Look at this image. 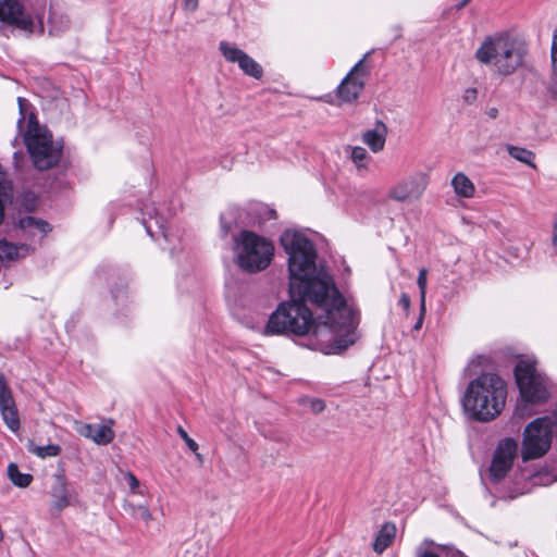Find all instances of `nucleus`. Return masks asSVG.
<instances>
[{
  "label": "nucleus",
  "mask_w": 557,
  "mask_h": 557,
  "mask_svg": "<svg viewBox=\"0 0 557 557\" xmlns=\"http://www.w3.org/2000/svg\"><path fill=\"white\" fill-rule=\"evenodd\" d=\"M288 256L290 301L282 302L271 313L262 331L267 336L310 332L324 354H339L357 341L354 310L323 265L317 264L313 243L296 230H286L280 237Z\"/></svg>",
  "instance_id": "f257e3e1"
},
{
  "label": "nucleus",
  "mask_w": 557,
  "mask_h": 557,
  "mask_svg": "<svg viewBox=\"0 0 557 557\" xmlns=\"http://www.w3.org/2000/svg\"><path fill=\"white\" fill-rule=\"evenodd\" d=\"M506 398L505 381L497 374L483 373L470 381L462 397V406L471 420L490 422L502 413Z\"/></svg>",
  "instance_id": "f03ea898"
},
{
  "label": "nucleus",
  "mask_w": 557,
  "mask_h": 557,
  "mask_svg": "<svg viewBox=\"0 0 557 557\" xmlns=\"http://www.w3.org/2000/svg\"><path fill=\"white\" fill-rule=\"evenodd\" d=\"M527 53L525 42L503 33L487 36L475 51V58L494 73L509 76L523 65Z\"/></svg>",
  "instance_id": "7ed1b4c3"
},
{
  "label": "nucleus",
  "mask_w": 557,
  "mask_h": 557,
  "mask_svg": "<svg viewBox=\"0 0 557 557\" xmlns=\"http://www.w3.org/2000/svg\"><path fill=\"white\" fill-rule=\"evenodd\" d=\"M17 102L21 115L17 127L22 131L27 119L24 141L34 166L39 171L54 166L61 158V148L53 144L51 135L38 124L35 115L32 112L28 113L27 100L20 97Z\"/></svg>",
  "instance_id": "20e7f679"
},
{
  "label": "nucleus",
  "mask_w": 557,
  "mask_h": 557,
  "mask_svg": "<svg viewBox=\"0 0 557 557\" xmlns=\"http://www.w3.org/2000/svg\"><path fill=\"white\" fill-rule=\"evenodd\" d=\"M235 262L247 273H257L265 270L274 257L273 243L252 232L240 231L235 239Z\"/></svg>",
  "instance_id": "39448f33"
},
{
  "label": "nucleus",
  "mask_w": 557,
  "mask_h": 557,
  "mask_svg": "<svg viewBox=\"0 0 557 557\" xmlns=\"http://www.w3.org/2000/svg\"><path fill=\"white\" fill-rule=\"evenodd\" d=\"M46 5L28 8L18 0H0V24L12 26L28 35L45 33Z\"/></svg>",
  "instance_id": "423d86ee"
},
{
  "label": "nucleus",
  "mask_w": 557,
  "mask_h": 557,
  "mask_svg": "<svg viewBox=\"0 0 557 557\" xmlns=\"http://www.w3.org/2000/svg\"><path fill=\"white\" fill-rule=\"evenodd\" d=\"M556 432L557 409L550 416L537 418L528 424L523 434L522 459H536L545 455Z\"/></svg>",
  "instance_id": "0eeeda50"
},
{
  "label": "nucleus",
  "mask_w": 557,
  "mask_h": 557,
  "mask_svg": "<svg viewBox=\"0 0 557 557\" xmlns=\"http://www.w3.org/2000/svg\"><path fill=\"white\" fill-rule=\"evenodd\" d=\"M515 379L521 397L530 404H540L548 398L547 379L532 360H520L515 368Z\"/></svg>",
  "instance_id": "6e6552de"
},
{
  "label": "nucleus",
  "mask_w": 557,
  "mask_h": 557,
  "mask_svg": "<svg viewBox=\"0 0 557 557\" xmlns=\"http://www.w3.org/2000/svg\"><path fill=\"white\" fill-rule=\"evenodd\" d=\"M367 57L368 54L359 60L337 86L336 96L342 102L352 103L362 92L371 72L370 66L366 64Z\"/></svg>",
  "instance_id": "1a4fd4ad"
},
{
  "label": "nucleus",
  "mask_w": 557,
  "mask_h": 557,
  "mask_svg": "<svg viewBox=\"0 0 557 557\" xmlns=\"http://www.w3.org/2000/svg\"><path fill=\"white\" fill-rule=\"evenodd\" d=\"M428 185L429 176L424 172H416L395 183L387 196L397 202L411 203L421 199Z\"/></svg>",
  "instance_id": "9d476101"
},
{
  "label": "nucleus",
  "mask_w": 557,
  "mask_h": 557,
  "mask_svg": "<svg viewBox=\"0 0 557 557\" xmlns=\"http://www.w3.org/2000/svg\"><path fill=\"white\" fill-rule=\"evenodd\" d=\"M517 448L518 445L512 438H505L499 442L490 468L493 480L499 481L506 476L512 467Z\"/></svg>",
  "instance_id": "9b49d317"
},
{
  "label": "nucleus",
  "mask_w": 557,
  "mask_h": 557,
  "mask_svg": "<svg viewBox=\"0 0 557 557\" xmlns=\"http://www.w3.org/2000/svg\"><path fill=\"white\" fill-rule=\"evenodd\" d=\"M219 48L226 61L237 63L246 75L256 79L263 76L262 66L242 49L232 47L226 41H221Z\"/></svg>",
  "instance_id": "f8f14e48"
},
{
  "label": "nucleus",
  "mask_w": 557,
  "mask_h": 557,
  "mask_svg": "<svg viewBox=\"0 0 557 557\" xmlns=\"http://www.w3.org/2000/svg\"><path fill=\"white\" fill-rule=\"evenodd\" d=\"M0 413L8 429L16 433L21 426L18 411L3 373H0Z\"/></svg>",
  "instance_id": "ddd939ff"
},
{
  "label": "nucleus",
  "mask_w": 557,
  "mask_h": 557,
  "mask_svg": "<svg viewBox=\"0 0 557 557\" xmlns=\"http://www.w3.org/2000/svg\"><path fill=\"white\" fill-rule=\"evenodd\" d=\"M51 495V511L53 513L62 512L66 507L71 506L74 502L75 494L72 493L67 485V480L64 474H57L54 476L53 485L50 491Z\"/></svg>",
  "instance_id": "4468645a"
},
{
  "label": "nucleus",
  "mask_w": 557,
  "mask_h": 557,
  "mask_svg": "<svg viewBox=\"0 0 557 557\" xmlns=\"http://www.w3.org/2000/svg\"><path fill=\"white\" fill-rule=\"evenodd\" d=\"M113 421L109 420V424H92L76 422V431L79 435L91 440L98 445H108L114 438L112 430Z\"/></svg>",
  "instance_id": "2eb2a0df"
},
{
  "label": "nucleus",
  "mask_w": 557,
  "mask_h": 557,
  "mask_svg": "<svg viewBox=\"0 0 557 557\" xmlns=\"http://www.w3.org/2000/svg\"><path fill=\"white\" fill-rule=\"evenodd\" d=\"M143 214L148 216L147 219H143V224L148 235L153 238L158 234H161L166 239L165 221L159 215L157 209L153 206H145V208H143Z\"/></svg>",
  "instance_id": "dca6fc26"
},
{
  "label": "nucleus",
  "mask_w": 557,
  "mask_h": 557,
  "mask_svg": "<svg viewBox=\"0 0 557 557\" xmlns=\"http://www.w3.org/2000/svg\"><path fill=\"white\" fill-rule=\"evenodd\" d=\"M387 128L382 121H377L373 129H368L362 134V141L370 150L377 153L384 149Z\"/></svg>",
  "instance_id": "f3484780"
},
{
  "label": "nucleus",
  "mask_w": 557,
  "mask_h": 557,
  "mask_svg": "<svg viewBox=\"0 0 557 557\" xmlns=\"http://www.w3.org/2000/svg\"><path fill=\"white\" fill-rule=\"evenodd\" d=\"M69 17L64 13L50 8L48 16V34L50 36H59L69 29Z\"/></svg>",
  "instance_id": "a211bd4d"
},
{
  "label": "nucleus",
  "mask_w": 557,
  "mask_h": 557,
  "mask_svg": "<svg viewBox=\"0 0 557 557\" xmlns=\"http://www.w3.org/2000/svg\"><path fill=\"white\" fill-rule=\"evenodd\" d=\"M455 194L460 198H472L475 194V186L472 181L462 172H458L451 180Z\"/></svg>",
  "instance_id": "6ab92c4d"
},
{
  "label": "nucleus",
  "mask_w": 557,
  "mask_h": 557,
  "mask_svg": "<svg viewBox=\"0 0 557 557\" xmlns=\"http://www.w3.org/2000/svg\"><path fill=\"white\" fill-rule=\"evenodd\" d=\"M396 535V527L393 523H384L376 535L373 549L377 554H382L394 541Z\"/></svg>",
  "instance_id": "aec40b11"
},
{
  "label": "nucleus",
  "mask_w": 557,
  "mask_h": 557,
  "mask_svg": "<svg viewBox=\"0 0 557 557\" xmlns=\"http://www.w3.org/2000/svg\"><path fill=\"white\" fill-rule=\"evenodd\" d=\"M28 253L26 245L16 246L7 240L0 242V261H13Z\"/></svg>",
  "instance_id": "412c9836"
},
{
  "label": "nucleus",
  "mask_w": 557,
  "mask_h": 557,
  "mask_svg": "<svg viewBox=\"0 0 557 557\" xmlns=\"http://www.w3.org/2000/svg\"><path fill=\"white\" fill-rule=\"evenodd\" d=\"M507 152L511 158L515 160L524 163L527 165H530L532 168H535V163L533 162L535 158V153L527 148L513 146V145H507L506 147Z\"/></svg>",
  "instance_id": "4be33fe9"
},
{
  "label": "nucleus",
  "mask_w": 557,
  "mask_h": 557,
  "mask_svg": "<svg viewBox=\"0 0 557 557\" xmlns=\"http://www.w3.org/2000/svg\"><path fill=\"white\" fill-rule=\"evenodd\" d=\"M8 476L15 486H18L22 488L29 486V484L33 481L32 474L22 473L18 470V467L13 462L9 463V466H8Z\"/></svg>",
  "instance_id": "5701e85b"
},
{
  "label": "nucleus",
  "mask_w": 557,
  "mask_h": 557,
  "mask_svg": "<svg viewBox=\"0 0 557 557\" xmlns=\"http://www.w3.org/2000/svg\"><path fill=\"white\" fill-rule=\"evenodd\" d=\"M20 226L24 231H37L41 236H45L50 232V225L42 220H38L34 216H25L20 220Z\"/></svg>",
  "instance_id": "b1692460"
},
{
  "label": "nucleus",
  "mask_w": 557,
  "mask_h": 557,
  "mask_svg": "<svg viewBox=\"0 0 557 557\" xmlns=\"http://www.w3.org/2000/svg\"><path fill=\"white\" fill-rule=\"evenodd\" d=\"M124 510L129 513L133 518L139 519L145 523H149L152 520V513L150 512L147 505H136L133 503H125L123 505Z\"/></svg>",
  "instance_id": "393cba45"
},
{
  "label": "nucleus",
  "mask_w": 557,
  "mask_h": 557,
  "mask_svg": "<svg viewBox=\"0 0 557 557\" xmlns=\"http://www.w3.org/2000/svg\"><path fill=\"white\" fill-rule=\"evenodd\" d=\"M28 450L39 458L55 457L61 453L59 445L49 444L46 446H37L34 443H29Z\"/></svg>",
  "instance_id": "a878e982"
},
{
  "label": "nucleus",
  "mask_w": 557,
  "mask_h": 557,
  "mask_svg": "<svg viewBox=\"0 0 557 557\" xmlns=\"http://www.w3.org/2000/svg\"><path fill=\"white\" fill-rule=\"evenodd\" d=\"M428 269L422 268L419 271L417 284L420 292V302L422 307V311L425 310V295H426V284H428Z\"/></svg>",
  "instance_id": "bb28decb"
},
{
  "label": "nucleus",
  "mask_w": 557,
  "mask_h": 557,
  "mask_svg": "<svg viewBox=\"0 0 557 557\" xmlns=\"http://www.w3.org/2000/svg\"><path fill=\"white\" fill-rule=\"evenodd\" d=\"M350 158L358 168H366L368 161L370 160V156L368 154L367 150L359 146L351 149Z\"/></svg>",
  "instance_id": "cd10ccee"
},
{
  "label": "nucleus",
  "mask_w": 557,
  "mask_h": 557,
  "mask_svg": "<svg viewBox=\"0 0 557 557\" xmlns=\"http://www.w3.org/2000/svg\"><path fill=\"white\" fill-rule=\"evenodd\" d=\"M177 434L185 442L186 446L196 454V457L200 460L201 455L197 453L198 444L188 435V433L183 429V426H177Z\"/></svg>",
  "instance_id": "c85d7f7f"
},
{
  "label": "nucleus",
  "mask_w": 557,
  "mask_h": 557,
  "mask_svg": "<svg viewBox=\"0 0 557 557\" xmlns=\"http://www.w3.org/2000/svg\"><path fill=\"white\" fill-rule=\"evenodd\" d=\"M550 58L553 65V75L554 78L557 79V28L555 29L553 35Z\"/></svg>",
  "instance_id": "c756f323"
},
{
  "label": "nucleus",
  "mask_w": 557,
  "mask_h": 557,
  "mask_svg": "<svg viewBox=\"0 0 557 557\" xmlns=\"http://www.w3.org/2000/svg\"><path fill=\"white\" fill-rule=\"evenodd\" d=\"M124 476L129 485V490L132 493H135V494H140L143 495V492L139 490V481L138 479L129 471H126L124 473Z\"/></svg>",
  "instance_id": "7c9ffc66"
},
{
  "label": "nucleus",
  "mask_w": 557,
  "mask_h": 557,
  "mask_svg": "<svg viewBox=\"0 0 557 557\" xmlns=\"http://www.w3.org/2000/svg\"><path fill=\"white\" fill-rule=\"evenodd\" d=\"M309 406L314 413H320L324 410L325 403L320 398H312L309 401Z\"/></svg>",
  "instance_id": "2f4dec72"
},
{
  "label": "nucleus",
  "mask_w": 557,
  "mask_h": 557,
  "mask_svg": "<svg viewBox=\"0 0 557 557\" xmlns=\"http://www.w3.org/2000/svg\"><path fill=\"white\" fill-rule=\"evenodd\" d=\"M478 91L475 88H468L465 90L463 99L467 103H473L476 100Z\"/></svg>",
  "instance_id": "473e14b6"
},
{
  "label": "nucleus",
  "mask_w": 557,
  "mask_h": 557,
  "mask_svg": "<svg viewBox=\"0 0 557 557\" xmlns=\"http://www.w3.org/2000/svg\"><path fill=\"white\" fill-rule=\"evenodd\" d=\"M259 212L262 213L264 216V220L275 219L276 212L275 210L267 207V206H259Z\"/></svg>",
  "instance_id": "72a5a7b5"
},
{
  "label": "nucleus",
  "mask_w": 557,
  "mask_h": 557,
  "mask_svg": "<svg viewBox=\"0 0 557 557\" xmlns=\"http://www.w3.org/2000/svg\"><path fill=\"white\" fill-rule=\"evenodd\" d=\"M399 305L403 307V309L408 313L410 309V298L406 293H403L399 297Z\"/></svg>",
  "instance_id": "f704fd0d"
},
{
  "label": "nucleus",
  "mask_w": 557,
  "mask_h": 557,
  "mask_svg": "<svg viewBox=\"0 0 557 557\" xmlns=\"http://www.w3.org/2000/svg\"><path fill=\"white\" fill-rule=\"evenodd\" d=\"M416 557H440L436 553L429 550L428 548L418 547Z\"/></svg>",
  "instance_id": "c9c22d12"
},
{
  "label": "nucleus",
  "mask_w": 557,
  "mask_h": 557,
  "mask_svg": "<svg viewBox=\"0 0 557 557\" xmlns=\"http://www.w3.org/2000/svg\"><path fill=\"white\" fill-rule=\"evenodd\" d=\"M14 165L16 169H22L23 162L25 161V157L23 152L16 151L13 154Z\"/></svg>",
  "instance_id": "e433bc0d"
},
{
  "label": "nucleus",
  "mask_w": 557,
  "mask_h": 557,
  "mask_svg": "<svg viewBox=\"0 0 557 557\" xmlns=\"http://www.w3.org/2000/svg\"><path fill=\"white\" fill-rule=\"evenodd\" d=\"M198 8V0H184V9L193 12Z\"/></svg>",
  "instance_id": "4c0bfd02"
},
{
  "label": "nucleus",
  "mask_w": 557,
  "mask_h": 557,
  "mask_svg": "<svg viewBox=\"0 0 557 557\" xmlns=\"http://www.w3.org/2000/svg\"><path fill=\"white\" fill-rule=\"evenodd\" d=\"M425 311H426V309L424 311H422V307L420 306V314H419V318H418L417 322L413 325V330L414 331H419L422 327L424 315H425Z\"/></svg>",
  "instance_id": "58836bf2"
},
{
  "label": "nucleus",
  "mask_w": 557,
  "mask_h": 557,
  "mask_svg": "<svg viewBox=\"0 0 557 557\" xmlns=\"http://www.w3.org/2000/svg\"><path fill=\"white\" fill-rule=\"evenodd\" d=\"M552 243L554 246H557V213L554 222Z\"/></svg>",
  "instance_id": "ea45409f"
},
{
  "label": "nucleus",
  "mask_w": 557,
  "mask_h": 557,
  "mask_svg": "<svg viewBox=\"0 0 557 557\" xmlns=\"http://www.w3.org/2000/svg\"><path fill=\"white\" fill-rule=\"evenodd\" d=\"M264 437L271 440V441H275V442H285V437L283 435H269V434H264Z\"/></svg>",
  "instance_id": "a19ab883"
},
{
  "label": "nucleus",
  "mask_w": 557,
  "mask_h": 557,
  "mask_svg": "<svg viewBox=\"0 0 557 557\" xmlns=\"http://www.w3.org/2000/svg\"><path fill=\"white\" fill-rule=\"evenodd\" d=\"M486 114L491 119H496L498 116V110L496 108H490L486 110Z\"/></svg>",
  "instance_id": "79ce46f5"
},
{
  "label": "nucleus",
  "mask_w": 557,
  "mask_h": 557,
  "mask_svg": "<svg viewBox=\"0 0 557 557\" xmlns=\"http://www.w3.org/2000/svg\"><path fill=\"white\" fill-rule=\"evenodd\" d=\"M434 545V542L430 539H425L419 547L425 548L424 546Z\"/></svg>",
  "instance_id": "37998d69"
},
{
  "label": "nucleus",
  "mask_w": 557,
  "mask_h": 557,
  "mask_svg": "<svg viewBox=\"0 0 557 557\" xmlns=\"http://www.w3.org/2000/svg\"><path fill=\"white\" fill-rule=\"evenodd\" d=\"M471 0H462V2L459 4V8H462L467 5Z\"/></svg>",
  "instance_id": "c03bdc74"
}]
</instances>
